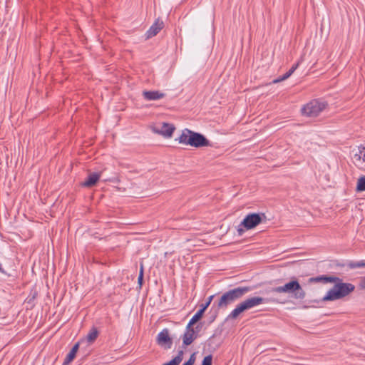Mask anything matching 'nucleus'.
Segmentation results:
<instances>
[{
    "instance_id": "12",
    "label": "nucleus",
    "mask_w": 365,
    "mask_h": 365,
    "mask_svg": "<svg viewBox=\"0 0 365 365\" xmlns=\"http://www.w3.org/2000/svg\"><path fill=\"white\" fill-rule=\"evenodd\" d=\"M197 334L192 327H189V324L186 327V332L182 337V341L185 345H190L196 339Z\"/></svg>"
},
{
    "instance_id": "25",
    "label": "nucleus",
    "mask_w": 365,
    "mask_h": 365,
    "mask_svg": "<svg viewBox=\"0 0 365 365\" xmlns=\"http://www.w3.org/2000/svg\"><path fill=\"white\" fill-rule=\"evenodd\" d=\"M359 287L361 289H365V277H363L360 279Z\"/></svg>"
},
{
    "instance_id": "8",
    "label": "nucleus",
    "mask_w": 365,
    "mask_h": 365,
    "mask_svg": "<svg viewBox=\"0 0 365 365\" xmlns=\"http://www.w3.org/2000/svg\"><path fill=\"white\" fill-rule=\"evenodd\" d=\"M188 145L195 148L207 146L209 145V141L202 134L193 131L191 134L190 141Z\"/></svg>"
},
{
    "instance_id": "15",
    "label": "nucleus",
    "mask_w": 365,
    "mask_h": 365,
    "mask_svg": "<svg viewBox=\"0 0 365 365\" xmlns=\"http://www.w3.org/2000/svg\"><path fill=\"white\" fill-rule=\"evenodd\" d=\"M247 310L248 309L245 304L244 303V302H242L240 304H238L236 306V307L231 312V313L228 316V319H237L240 314Z\"/></svg>"
},
{
    "instance_id": "27",
    "label": "nucleus",
    "mask_w": 365,
    "mask_h": 365,
    "mask_svg": "<svg viewBox=\"0 0 365 365\" xmlns=\"http://www.w3.org/2000/svg\"><path fill=\"white\" fill-rule=\"evenodd\" d=\"M140 272H142V274H143V264L142 263L140 264Z\"/></svg>"
},
{
    "instance_id": "13",
    "label": "nucleus",
    "mask_w": 365,
    "mask_h": 365,
    "mask_svg": "<svg viewBox=\"0 0 365 365\" xmlns=\"http://www.w3.org/2000/svg\"><path fill=\"white\" fill-rule=\"evenodd\" d=\"M266 301L265 299L260 297H252L246 299L244 300V303L245 304L247 309H251L255 307H257L262 304H263Z\"/></svg>"
},
{
    "instance_id": "14",
    "label": "nucleus",
    "mask_w": 365,
    "mask_h": 365,
    "mask_svg": "<svg viewBox=\"0 0 365 365\" xmlns=\"http://www.w3.org/2000/svg\"><path fill=\"white\" fill-rule=\"evenodd\" d=\"M192 133L193 131L185 128L181 131L180 135L175 139V140L178 141L180 144L188 145L189 142L190 141L191 134Z\"/></svg>"
},
{
    "instance_id": "10",
    "label": "nucleus",
    "mask_w": 365,
    "mask_h": 365,
    "mask_svg": "<svg viewBox=\"0 0 365 365\" xmlns=\"http://www.w3.org/2000/svg\"><path fill=\"white\" fill-rule=\"evenodd\" d=\"M213 297H214L213 295L210 296L207 299V302L205 304H202L200 305V309L196 312V314L190 320L189 327H192L202 318L205 311L210 306Z\"/></svg>"
},
{
    "instance_id": "26",
    "label": "nucleus",
    "mask_w": 365,
    "mask_h": 365,
    "mask_svg": "<svg viewBox=\"0 0 365 365\" xmlns=\"http://www.w3.org/2000/svg\"><path fill=\"white\" fill-rule=\"evenodd\" d=\"M143 280V274H142V272H140L139 276L138 278V282L140 285V287L142 286Z\"/></svg>"
},
{
    "instance_id": "24",
    "label": "nucleus",
    "mask_w": 365,
    "mask_h": 365,
    "mask_svg": "<svg viewBox=\"0 0 365 365\" xmlns=\"http://www.w3.org/2000/svg\"><path fill=\"white\" fill-rule=\"evenodd\" d=\"M289 76H290L289 74L287 72L286 73H284L282 76L279 77V78L274 79L273 81V83H277L281 82L282 81L287 79Z\"/></svg>"
},
{
    "instance_id": "4",
    "label": "nucleus",
    "mask_w": 365,
    "mask_h": 365,
    "mask_svg": "<svg viewBox=\"0 0 365 365\" xmlns=\"http://www.w3.org/2000/svg\"><path fill=\"white\" fill-rule=\"evenodd\" d=\"M264 218L265 216L263 213H251L247 215L237 229L239 235H242L245 231L240 226H242L246 230H251L259 225Z\"/></svg>"
},
{
    "instance_id": "9",
    "label": "nucleus",
    "mask_w": 365,
    "mask_h": 365,
    "mask_svg": "<svg viewBox=\"0 0 365 365\" xmlns=\"http://www.w3.org/2000/svg\"><path fill=\"white\" fill-rule=\"evenodd\" d=\"M157 343L164 349H170L173 341L168 329H163L157 336Z\"/></svg>"
},
{
    "instance_id": "20",
    "label": "nucleus",
    "mask_w": 365,
    "mask_h": 365,
    "mask_svg": "<svg viewBox=\"0 0 365 365\" xmlns=\"http://www.w3.org/2000/svg\"><path fill=\"white\" fill-rule=\"evenodd\" d=\"M356 190L359 192L365 190V176L359 178L357 182Z\"/></svg>"
},
{
    "instance_id": "21",
    "label": "nucleus",
    "mask_w": 365,
    "mask_h": 365,
    "mask_svg": "<svg viewBox=\"0 0 365 365\" xmlns=\"http://www.w3.org/2000/svg\"><path fill=\"white\" fill-rule=\"evenodd\" d=\"M351 268L363 267H365V261L355 262L350 264Z\"/></svg>"
},
{
    "instance_id": "18",
    "label": "nucleus",
    "mask_w": 365,
    "mask_h": 365,
    "mask_svg": "<svg viewBox=\"0 0 365 365\" xmlns=\"http://www.w3.org/2000/svg\"><path fill=\"white\" fill-rule=\"evenodd\" d=\"M78 347H79V344L77 343L76 344L73 348L71 349V350L70 351V352L68 354V355L66 356V358L64 361V364H68L69 363H71L73 359L75 358L76 356V354L78 350Z\"/></svg>"
},
{
    "instance_id": "6",
    "label": "nucleus",
    "mask_w": 365,
    "mask_h": 365,
    "mask_svg": "<svg viewBox=\"0 0 365 365\" xmlns=\"http://www.w3.org/2000/svg\"><path fill=\"white\" fill-rule=\"evenodd\" d=\"M153 133L159 134L165 138H170L175 130L174 125L168 123H160L151 126Z\"/></svg>"
},
{
    "instance_id": "7",
    "label": "nucleus",
    "mask_w": 365,
    "mask_h": 365,
    "mask_svg": "<svg viewBox=\"0 0 365 365\" xmlns=\"http://www.w3.org/2000/svg\"><path fill=\"white\" fill-rule=\"evenodd\" d=\"M352 160L356 167L365 170V145L352 150Z\"/></svg>"
},
{
    "instance_id": "5",
    "label": "nucleus",
    "mask_w": 365,
    "mask_h": 365,
    "mask_svg": "<svg viewBox=\"0 0 365 365\" xmlns=\"http://www.w3.org/2000/svg\"><path fill=\"white\" fill-rule=\"evenodd\" d=\"M327 106V103L324 101L313 100L303 106L302 113L307 117H316L326 108Z\"/></svg>"
},
{
    "instance_id": "11",
    "label": "nucleus",
    "mask_w": 365,
    "mask_h": 365,
    "mask_svg": "<svg viewBox=\"0 0 365 365\" xmlns=\"http://www.w3.org/2000/svg\"><path fill=\"white\" fill-rule=\"evenodd\" d=\"M164 23L160 19H157L155 23L150 26L146 33L147 38H152L157 35L159 31L163 28Z\"/></svg>"
},
{
    "instance_id": "3",
    "label": "nucleus",
    "mask_w": 365,
    "mask_h": 365,
    "mask_svg": "<svg viewBox=\"0 0 365 365\" xmlns=\"http://www.w3.org/2000/svg\"><path fill=\"white\" fill-rule=\"evenodd\" d=\"M272 293H286L292 294L295 299H303L306 296L305 291L302 289L297 280L290 281L283 286H279L272 289Z\"/></svg>"
},
{
    "instance_id": "16",
    "label": "nucleus",
    "mask_w": 365,
    "mask_h": 365,
    "mask_svg": "<svg viewBox=\"0 0 365 365\" xmlns=\"http://www.w3.org/2000/svg\"><path fill=\"white\" fill-rule=\"evenodd\" d=\"M101 176V173H92L89 174L88 179L82 183V185L84 187H92L96 184V182L100 179Z\"/></svg>"
},
{
    "instance_id": "23",
    "label": "nucleus",
    "mask_w": 365,
    "mask_h": 365,
    "mask_svg": "<svg viewBox=\"0 0 365 365\" xmlns=\"http://www.w3.org/2000/svg\"><path fill=\"white\" fill-rule=\"evenodd\" d=\"M201 365H212V356L208 355L205 356L202 362Z\"/></svg>"
},
{
    "instance_id": "2",
    "label": "nucleus",
    "mask_w": 365,
    "mask_h": 365,
    "mask_svg": "<svg viewBox=\"0 0 365 365\" xmlns=\"http://www.w3.org/2000/svg\"><path fill=\"white\" fill-rule=\"evenodd\" d=\"M247 287H237L224 293L220 298L217 307L219 309H225L235 301L242 298L244 295L250 291Z\"/></svg>"
},
{
    "instance_id": "1",
    "label": "nucleus",
    "mask_w": 365,
    "mask_h": 365,
    "mask_svg": "<svg viewBox=\"0 0 365 365\" xmlns=\"http://www.w3.org/2000/svg\"><path fill=\"white\" fill-rule=\"evenodd\" d=\"M309 282L334 283V287L330 289L323 297L322 300L336 301L349 295L355 289V286L351 283L343 282L342 279L334 276H320L312 277Z\"/></svg>"
},
{
    "instance_id": "22",
    "label": "nucleus",
    "mask_w": 365,
    "mask_h": 365,
    "mask_svg": "<svg viewBox=\"0 0 365 365\" xmlns=\"http://www.w3.org/2000/svg\"><path fill=\"white\" fill-rule=\"evenodd\" d=\"M302 57H301L300 60L294 65L292 66V67L287 71V73L291 76L294 71L298 68L299 63L302 61Z\"/></svg>"
},
{
    "instance_id": "19",
    "label": "nucleus",
    "mask_w": 365,
    "mask_h": 365,
    "mask_svg": "<svg viewBox=\"0 0 365 365\" xmlns=\"http://www.w3.org/2000/svg\"><path fill=\"white\" fill-rule=\"evenodd\" d=\"M98 331L96 328H92L86 336V340L89 343L92 344L98 337Z\"/></svg>"
},
{
    "instance_id": "17",
    "label": "nucleus",
    "mask_w": 365,
    "mask_h": 365,
    "mask_svg": "<svg viewBox=\"0 0 365 365\" xmlns=\"http://www.w3.org/2000/svg\"><path fill=\"white\" fill-rule=\"evenodd\" d=\"M143 97L148 101H154L162 98L164 95L158 91H144L143 93Z\"/></svg>"
}]
</instances>
